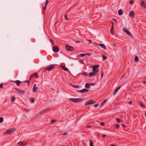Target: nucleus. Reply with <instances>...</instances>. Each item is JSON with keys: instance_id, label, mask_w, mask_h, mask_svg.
I'll use <instances>...</instances> for the list:
<instances>
[{"instance_id": "24", "label": "nucleus", "mask_w": 146, "mask_h": 146, "mask_svg": "<svg viewBox=\"0 0 146 146\" xmlns=\"http://www.w3.org/2000/svg\"><path fill=\"white\" fill-rule=\"evenodd\" d=\"M34 76H35L36 77V73H35L33 74L31 76L30 79H31V78L33 77Z\"/></svg>"}, {"instance_id": "53", "label": "nucleus", "mask_w": 146, "mask_h": 146, "mask_svg": "<svg viewBox=\"0 0 146 146\" xmlns=\"http://www.w3.org/2000/svg\"><path fill=\"white\" fill-rule=\"evenodd\" d=\"M141 82L144 84H145L146 83V82L145 81L142 80L141 81Z\"/></svg>"}, {"instance_id": "11", "label": "nucleus", "mask_w": 146, "mask_h": 146, "mask_svg": "<svg viewBox=\"0 0 146 146\" xmlns=\"http://www.w3.org/2000/svg\"><path fill=\"white\" fill-rule=\"evenodd\" d=\"M10 82H14L15 83H16L17 86H19V84L21 82V81L19 80H16L15 81L11 80Z\"/></svg>"}, {"instance_id": "20", "label": "nucleus", "mask_w": 146, "mask_h": 146, "mask_svg": "<svg viewBox=\"0 0 146 146\" xmlns=\"http://www.w3.org/2000/svg\"><path fill=\"white\" fill-rule=\"evenodd\" d=\"M123 12V11L121 9H119L118 11V14L120 15H122Z\"/></svg>"}, {"instance_id": "32", "label": "nucleus", "mask_w": 146, "mask_h": 146, "mask_svg": "<svg viewBox=\"0 0 146 146\" xmlns=\"http://www.w3.org/2000/svg\"><path fill=\"white\" fill-rule=\"evenodd\" d=\"M4 119L3 117H0V123H2Z\"/></svg>"}, {"instance_id": "49", "label": "nucleus", "mask_w": 146, "mask_h": 146, "mask_svg": "<svg viewBox=\"0 0 146 146\" xmlns=\"http://www.w3.org/2000/svg\"><path fill=\"white\" fill-rule=\"evenodd\" d=\"M44 113L43 112V111H41L38 115H37V116L38 115H39L40 114H41L42 113Z\"/></svg>"}, {"instance_id": "52", "label": "nucleus", "mask_w": 146, "mask_h": 146, "mask_svg": "<svg viewBox=\"0 0 146 146\" xmlns=\"http://www.w3.org/2000/svg\"><path fill=\"white\" fill-rule=\"evenodd\" d=\"M87 40L89 41V43L90 44H91L92 43V41L91 40L87 39Z\"/></svg>"}, {"instance_id": "59", "label": "nucleus", "mask_w": 146, "mask_h": 146, "mask_svg": "<svg viewBox=\"0 0 146 146\" xmlns=\"http://www.w3.org/2000/svg\"><path fill=\"white\" fill-rule=\"evenodd\" d=\"M103 72H102V73H101V77H102L103 76Z\"/></svg>"}, {"instance_id": "27", "label": "nucleus", "mask_w": 146, "mask_h": 146, "mask_svg": "<svg viewBox=\"0 0 146 146\" xmlns=\"http://www.w3.org/2000/svg\"><path fill=\"white\" fill-rule=\"evenodd\" d=\"M15 99V98L14 96H13L11 98V101L12 102H14Z\"/></svg>"}, {"instance_id": "28", "label": "nucleus", "mask_w": 146, "mask_h": 146, "mask_svg": "<svg viewBox=\"0 0 146 146\" xmlns=\"http://www.w3.org/2000/svg\"><path fill=\"white\" fill-rule=\"evenodd\" d=\"M30 101L31 103H33L35 101V100L33 98H30Z\"/></svg>"}, {"instance_id": "56", "label": "nucleus", "mask_w": 146, "mask_h": 146, "mask_svg": "<svg viewBox=\"0 0 146 146\" xmlns=\"http://www.w3.org/2000/svg\"><path fill=\"white\" fill-rule=\"evenodd\" d=\"M122 127L123 128H125V125L124 124H122Z\"/></svg>"}, {"instance_id": "42", "label": "nucleus", "mask_w": 146, "mask_h": 146, "mask_svg": "<svg viewBox=\"0 0 146 146\" xmlns=\"http://www.w3.org/2000/svg\"><path fill=\"white\" fill-rule=\"evenodd\" d=\"M46 6H47L46 5H45L44 7H43V10L45 11L46 10Z\"/></svg>"}, {"instance_id": "54", "label": "nucleus", "mask_w": 146, "mask_h": 146, "mask_svg": "<svg viewBox=\"0 0 146 146\" xmlns=\"http://www.w3.org/2000/svg\"><path fill=\"white\" fill-rule=\"evenodd\" d=\"M86 55H88L90 56L91 55V54L90 53L86 54Z\"/></svg>"}, {"instance_id": "6", "label": "nucleus", "mask_w": 146, "mask_h": 146, "mask_svg": "<svg viewBox=\"0 0 146 146\" xmlns=\"http://www.w3.org/2000/svg\"><path fill=\"white\" fill-rule=\"evenodd\" d=\"M54 65H52L50 66L44 68V70L48 71L52 70L54 67Z\"/></svg>"}, {"instance_id": "8", "label": "nucleus", "mask_w": 146, "mask_h": 146, "mask_svg": "<svg viewBox=\"0 0 146 146\" xmlns=\"http://www.w3.org/2000/svg\"><path fill=\"white\" fill-rule=\"evenodd\" d=\"M94 44L96 45H99L102 48H103L104 49H106V46L104 44H98L96 43H94Z\"/></svg>"}, {"instance_id": "22", "label": "nucleus", "mask_w": 146, "mask_h": 146, "mask_svg": "<svg viewBox=\"0 0 146 146\" xmlns=\"http://www.w3.org/2000/svg\"><path fill=\"white\" fill-rule=\"evenodd\" d=\"M110 33H111L113 35L114 34V32H113V26H112L111 28L110 29Z\"/></svg>"}, {"instance_id": "41", "label": "nucleus", "mask_w": 146, "mask_h": 146, "mask_svg": "<svg viewBox=\"0 0 146 146\" xmlns=\"http://www.w3.org/2000/svg\"><path fill=\"white\" fill-rule=\"evenodd\" d=\"M48 3V0H46L45 3V5L47 6V5Z\"/></svg>"}, {"instance_id": "15", "label": "nucleus", "mask_w": 146, "mask_h": 146, "mask_svg": "<svg viewBox=\"0 0 146 146\" xmlns=\"http://www.w3.org/2000/svg\"><path fill=\"white\" fill-rule=\"evenodd\" d=\"M123 30L125 32L127 33L130 36H131V32L127 29H123Z\"/></svg>"}, {"instance_id": "62", "label": "nucleus", "mask_w": 146, "mask_h": 146, "mask_svg": "<svg viewBox=\"0 0 146 146\" xmlns=\"http://www.w3.org/2000/svg\"><path fill=\"white\" fill-rule=\"evenodd\" d=\"M111 146H115L114 145L112 144V145H111Z\"/></svg>"}, {"instance_id": "10", "label": "nucleus", "mask_w": 146, "mask_h": 146, "mask_svg": "<svg viewBox=\"0 0 146 146\" xmlns=\"http://www.w3.org/2000/svg\"><path fill=\"white\" fill-rule=\"evenodd\" d=\"M89 90L87 89L84 88L82 90H78L77 92L80 93H84L86 92L89 91Z\"/></svg>"}, {"instance_id": "37", "label": "nucleus", "mask_w": 146, "mask_h": 146, "mask_svg": "<svg viewBox=\"0 0 146 146\" xmlns=\"http://www.w3.org/2000/svg\"><path fill=\"white\" fill-rule=\"evenodd\" d=\"M56 121L54 119L51 120V123H55Z\"/></svg>"}, {"instance_id": "40", "label": "nucleus", "mask_w": 146, "mask_h": 146, "mask_svg": "<svg viewBox=\"0 0 146 146\" xmlns=\"http://www.w3.org/2000/svg\"><path fill=\"white\" fill-rule=\"evenodd\" d=\"M99 105V104H98V103L94 105V107L96 108V107H97V106H98Z\"/></svg>"}, {"instance_id": "30", "label": "nucleus", "mask_w": 146, "mask_h": 146, "mask_svg": "<svg viewBox=\"0 0 146 146\" xmlns=\"http://www.w3.org/2000/svg\"><path fill=\"white\" fill-rule=\"evenodd\" d=\"M103 57V60H106L107 59V57L105 56L102 55Z\"/></svg>"}, {"instance_id": "1", "label": "nucleus", "mask_w": 146, "mask_h": 146, "mask_svg": "<svg viewBox=\"0 0 146 146\" xmlns=\"http://www.w3.org/2000/svg\"><path fill=\"white\" fill-rule=\"evenodd\" d=\"M70 100L74 103H77L82 101V100L81 98H78V99L74 98H70L69 99Z\"/></svg>"}, {"instance_id": "5", "label": "nucleus", "mask_w": 146, "mask_h": 146, "mask_svg": "<svg viewBox=\"0 0 146 146\" xmlns=\"http://www.w3.org/2000/svg\"><path fill=\"white\" fill-rule=\"evenodd\" d=\"M19 145L20 146H25L27 145H28L27 143L25 141L22 142L20 141L17 144V145Z\"/></svg>"}, {"instance_id": "21", "label": "nucleus", "mask_w": 146, "mask_h": 146, "mask_svg": "<svg viewBox=\"0 0 146 146\" xmlns=\"http://www.w3.org/2000/svg\"><path fill=\"white\" fill-rule=\"evenodd\" d=\"M70 84L74 88H79L80 87V86L79 85H74L71 84Z\"/></svg>"}, {"instance_id": "43", "label": "nucleus", "mask_w": 146, "mask_h": 146, "mask_svg": "<svg viewBox=\"0 0 146 146\" xmlns=\"http://www.w3.org/2000/svg\"><path fill=\"white\" fill-rule=\"evenodd\" d=\"M133 0H131L130 2V4L131 5L133 4Z\"/></svg>"}, {"instance_id": "50", "label": "nucleus", "mask_w": 146, "mask_h": 146, "mask_svg": "<svg viewBox=\"0 0 146 146\" xmlns=\"http://www.w3.org/2000/svg\"><path fill=\"white\" fill-rule=\"evenodd\" d=\"M0 88H3V83L0 84Z\"/></svg>"}, {"instance_id": "17", "label": "nucleus", "mask_w": 146, "mask_h": 146, "mask_svg": "<svg viewBox=\"0 0 146 146\" xmlns=\"http://www.w3.org/2000/svg\"><path fill=\"white\" fill-rule=\"evenodd\" d=\"M15 89L18 91L19 93L20 94H24L25 92L24 91L19 90L17 88H16Z\"/></svg>"}, {"instance_id": "51", "label": "nucleus", "mask_w": 146, "mask_h": 146, "mask_svg": "<svg viewBox=\"0 0 146 146\" xmlns=\"http://www.w3.org/2000/svg\"><path fill=\"white\" fill-rule=\"evenodd\" d=\"M90 86H93L95 84V83H91L90 84Z\"/></svg>"}, {"instance_id": "25", "label": "nucleus", "mask_w": 146, "mask_h": 146, "mask_svg": "<svg viewBox=\"0 0 146 146\" xmlns=\"http://www.w3.org/2000/svg\"><path fill=\"white\" fill-rule=\"evenodd\" d=\"M139 60V58L137 56H136L135 57L134 60L135 61H138Z\"/></svg>"}, {"instance_id": "36", "label": "nucleus", "mask_w": 146, "mask_h": 146, "mask_svg": "<svg viewBox=\"0 0 146 146\" xmlns=\"http://www.w3.org/2000/svg\"><path fill=\"white\" fill-rule=\"evenodd\" d=\"M80 62L83 64H84V60H80Z\"/></svg>"}, {"instance_id": "12", "label": "nucleus", "mask_w": 146, "mask_h": 146, "mask_svg": "<svg viewBox=\"0 0 146 146\" xmlns=\"http://www.w3.org/2000/svg\"><path fill=\"white\" fill-rule=\"evenodd\" d=\"M141 5L144 8H146V4L145 2H144L143 1H141Z\"/></svg>"}, {"instance_id": "31", "label": "nucleus", "mask_w": 146, "mask_h": 146, "mask_svg": "<svg viewBox=\"0 0 146 146\" xmlns=\"http://www.w3.org/2000/svg\"><path fill=\"white\" fill-rule=\"evenodd\" d=\"M50 41L52 45H54V42L52 39H50Z\"/></svg>"}, {"instance_id": "35", "label": "nucleus", "mask_w": 146, "mask_h": 146, "mask_svg": "<svg viewBox=\"0 0 146 146\" xmlns=\"http://www.w3.org/2000/svg\"><path fill=\"white\" fill-rule=\"evenodd\" d=\"M81 56L83 57L85 56H86V54H80Z\"/></svg>"}, {"instance_id": "2", "label": "nucleus", "mask_w": 146, "mask_h": 146, "mask_svg": "<svg viewBox=\"0 0 146 146\" xmlns=\"http://www.w3.org/2000/svg\"><path fill=\"white\" fill-rule=\"evenodd\" d=\"M15 131L14 128H11L9 129L8 130L6 131L4 133L5 135H8L10 134L13 132Z\"/></svg>"}, {"instance_id": "33", "label": "nucleus", "mask_w": 146, "mask_h": 146, "mask_svg": "<svg viewBox=\"0 0 146 146\" xmlns=\"http://www.w3.org/2000/svg\"><path fill=\"white\" fill-rule=\"evenodd\" d=\"M64 16L65 18L67 20H68L69 19H68L67 18V15L66 14H64Z\"/></svg>"}, {"instance_id": "61", "label": "nucleus", "mask_w": 146, "mask_h": 146, "mask_svg": "<svg viewBox=\"0 0 146 146\" xmlns=\"http://www.w3.org/2000/svg\"><path fill=\"white\" fill-rule=\"evenodd\" d=\"M104 104H103V103H102V102L100 104L101 106H103L104 105Z\"/></svg>"}, {"instance_id": "46", "label": "nucleus", "mask_w": 146, "mask_h": 146, "mask_svg": "<svg viewBox=\"0 0 146 146\" xmlns=\"http://www.w3.org/2000/svg\"><path fill=\"white\" fill-rule=\"evenodd\" d=\"M115 127L116 128H119V125L118 124H117L115 125Z\"/></svg>"}, {"instance_id": "55", "label": "nucleus", "mask_w": 146, "mask_h": 146, "mask_svg": "<svg viewBox=\"0 0 146 146\" xmlns=\"http://www.w3.org/2000/svg\"><path fill=\"white\" fill-rule=\"evenodd\" d=\"M25 110L27 112H28L29 111V109H25Z\"/></svg>"}, {"instance_id": "44", "label": "nucleus", "mask_w": 146, "mask_h": 146, "mask_svg": "<svg viewBox=\"0 0 146 146\" xmlns=\"http://www.w3.org/2000/svg\"><path fill=\"white\" fill-rule=\"evenodd\" d=\"M107 102L106 99L105 100L102 102V103H103V104H104L105 103H106Z\"/></svg>"}, {"instance_id": "26", "label": "nucleus", "mask_w": 146, "mask_h": 146, "mask_svg": "<svg viewBox=\"0 0 146 146\" xmlns=\"http://www.w3.org/2000/svg\"><path fill=\"white\" fill-rule=\"evenodd\" d=\"M90 146H94V144L93 143V141L91 140H90Z\"/></svg>"}, {"instance_id": "4", "label": "nucleus", "mask_w": 146, "mask_h": 146, "mask_svg": "<svg viewBox=\"0 0 146 146\" xmlns=\"http://www.w3.org/2000/svg\"><path fill=\"white\" fill-rule=\"evenodd\" d=\"M65 46L66 49L67 51H71L74 50V48L73 47L70 46L68 44H66Z\"/></svg>"}, {"instance_id": "14", "label": "nucleus", "mask_w": 146, "mask_h": 146, "mask_svg": "<svg viewBox=\"0 0 146 146\" xmlns=\"http://www.w3.org/2000/svg\"><path fill=\"white\" fill-rule=\"evenodd\" d=\"M121 87V86H119L115 89L113 94V95H115L116 94L118 90Z\"/></svg>"}, {"instance_id": "45", "label": "nucleus", "mask_w": 146, "mask_h": 146, "mask_svg": "<svg viewBox=\"0 0 146 146\" xmlns=\"http://www.w3.org/2000/svg\"><path fill=\"white\" fill-rule=\"evenodd\" d=\"M58 21H56L55 23L54 26L56 28V24L58 23Z\"/></svg>"}, {"instance_id": "47", "label": "nucleus", "mask_w": 146, "mask_h": 146, "mask_svg": "<svg viewBox=\"0 0 146 146\" xmlns=\"http://www.w3.org/2000/svg\"><path fill=\"white\" fill-rule=\"evenodd\" d=\"M101 125L102 126H104L105 125L104 123V122H101L100 123Z\"/></svg>"}, {"instance_id": "3", "label": "nucleus", "mask_w": 146, "mask_h": 146, "mask_svg": "<svg viewBox=\"0 0 146 146\" xmlns=\"http://www.w3.org/2000/svg\"><path fill=\"white\" fill-rule=\"evenodd\" d=\"M99 66L97 65H95L92 67L93 69V72L96 73L98 71V68L99 67Z\"/></svg>"}, {"instance_id": "29", "label": "nucleus", "mask_w": 146, "mask_h": 146, "mask_svg": "<svg viewBox=\"0 0 146 146\" xmlns=\"http://www.w3.org/2000/svg\"><path fill=\"white\" fill-rule=\"evenodd\" d=\"M140 105L142 107H144V108L145 107V105L143 103H142V102L140 103Z\"/></svg>"}, {"instance_id": "7", "label": "nucleus", "mask_w": 146, "mask_h": 146, "mask_svg": "<svg viewBox=\"0 0 146 146\" xmlns=\"http://www.w3.org/2000/svg\"><path fill=\"white\" fill-rule=\"evenodd\" d=\"M94 101H93L92 100H90L85 102V105L86 106L88 105L92 104H94Z\"/></svg>"}, {"instance_id": "63", "label": "nucleus", "mask_w": 146, "mask_h": 146, "mask_svg": "<svg viewBox=\"0 0 146 146\" xmlns=\"http://www.w3.org/2000/svg\"><path fill=\"white\" fill-rule=\"evenodd\" d=\"M112 26H113V25L114 24V23L113 22H112Z\"/></svg>"}, {"instance_id": "60", "label": "nucleus", "mask_w": 146, "mask_h": 146, "mask_svg": "<svg viewBox=\"0 0 146 146\" xmlns=\"http://www.w3.org/2000/svg\"><path fill=\"white\" fill-rule=\"evenodd\" d=\"M67 135V133L66 132H65L64 133V134H63V135Z\"/></svg>"}, {"instance_id": "13", "label": "nucleus", "mask_w": 146, "mask_h": 146, "mask_svg": "<svg viewBox=\"0 0 146 146\" xmlns=\"http://www.w3.org/2000/svg\"><path fill=\"white\" fill-rule=\"evenodd\" d=\"M135 13L133 11H131L129 13V16L132 17H134Z\"/></svg>"}, {"instance_id": "58", "label": "nucleus", "mask_w": 146, "mask_h": 146, "mask_svg": "<svg viewBox=\"0 0 146 146\" xmlns=\"http://www.w3.org/2000/svg\"><path fill=\"white\" fill-rule=\"evenodd\" d=\"M128 103H129V104H131L132 103V102L131 101H130Z\"/></svg>"}, {"instance_id": "57", "label": "nucleus", "mask_w": 146, "mask_h": 146, "mask_svg": "<svg viewBox=\"0 0 146 146\" xmlns=\"http://www.w3.org/2000/svg\"><path fill=\"white\" fill-rule=\"evenodd\" d=\"M106 135L105 134H103V135H102V137H106Z\"/></svg>"}, {"instance_id": "9", "label": "nucleus", "mask_w": 146, "mask_h": 146, "mask_svg": "<svg viewBox=\"0 0 146 146\" xmlns=\"http://www.w3.org/2000/svg\"><path fill=\"white\" fill-rule=\"evenodd\" d=\"M52 50L53 51L56 52H58L59 51V48L57 46H55L53 47Z\"/></svg>"}, {"instance_id": "23", "label": "nucleus", "mask_w": 146, "mask_h": 146, "mask_svg": "<svg viewBox=\"0 0 146 146\" xmlns=\"http://www.w3.org/2000/svg\"><path fill=\"white\" fill-rule=\"evenodd\" d=\"M95 74H96V73L93 72H91L89 74V75L90 76H93Z\"/></svg>"}, {"instance_id": "39", "label": "nucleus", "mask_w": 146, "mask_h": 146, "mask_svg": "<svg viewBox=\"0 0 146 146\" xmlns=\"http://www.w3.org/2000/svg\"><path fill=\"white\" fill-rule=\"evenodd\" d=\"M27 82L28 83V85L29 86V85H30V81H29V80H27L25 81H24V82Z\"/></svg>"}, {"instance_id": "38", "label": "nucleus", "mask_w": 146, "mask_h": 146, "mask_svg": "<svg viewBox=\"0 0 146 146\" xmlns=\"http://www.w3.org/2000/svg\"><path fill=\"white\" fill-rule=\"evenodd\" d=\"M82 74L85 75V76H87L88 75V74L87 72H84L82 73Z\"/></svg>"}, {"instance_id": "16", "label": "nucleus", "mask_w": 146, "mask_h": 146, "mask_svg": "<svg viewBox=\"0 0 146 146\" xmlns=\"http://www.w3.org/2000/svg\"><path fill=\"white\" fill-rule=\"evenodd\" d=\"M60 67L62 68V69L65 71H69L68 69L67 68L64 66H61Z\"/></svg>"}, {"instance_id": "34", "label": "nucleus", "mask_w": 146, "mask_h": 146, "mask_svg": "<svg viewBox=\"0 0 146 146\" xmlns=\"http://www.w3.org/2000/svg\"><path fill=\"white\" fill-rule=\"evenodd\" d=\"M117 123H120L121 122V120L119 118H117Z\"/></svg>"}, {"instance_id": "64", "label": "nucleus", "mask_w": 146, "mask_h": 146, "mask_svg": "<svg viewBox=\"0 0 146 146\" xmlns=\"http://www.w3.org/2000/svg\"><path fill=\"white\" fill-rule=\"evenodd\" d=\"M76 42H80V41H76Z\"/></svg>"}, {"instance_id": "18", "label": "nucleus", "mask_w": 146, "mask_h": 146, "mask_svg": "<svg viewBox=\"0 0 146 146\" xmlns=\"http://www.w3.org/2000/svg\"><path fill=\"white\" fill-rule=\"evenodd\" d=\"M85 87L87 89H89L90 88V84L87 83L85 85Z\"/></svg>"}, {"instance_id": "19", "label": "nucleus", "mask_w": 146, "mask_h": 146, "mask_svg": "<svg viewBox=\"0 0 146 146\" xmlns=\"http://www.w3.org/2000/svg\"><path fill=\"white\" fill-rule=\"evenodd\" d=\"M36 84H35L33 86V90L34 92H36Z\"/></svg>"}, {"instance_id": "48", "label": "nucleus", "mask_w": 146, "mask_h": 146, "mask_svg": "<svg viewBox=\"0 0 146 146\" xmlns=\"http://www.w3.org/2000/svg\"><path fill=\"white\" fill-rule=\"evenodd\" d=\"M48 110H49V109H46L44 110H43V112H45L47 111Z\"/></svg>"}]
</instances>
